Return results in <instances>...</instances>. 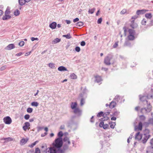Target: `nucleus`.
I'll list each match as a JSON object with an SVG mask.
<instances>
[{
	"instance_id": "1",
	"label": "nucleus",
	"mask_w": 153,
	"mask_h": 153,
	"mask_svg": "<svg viewBox=\"0 0 153 153\" xmlns=\"http://www.w3.org/2000/svg\"><path fill=\"white\" fill-rule=\"evenodd\" d=\"M53 146L46 149V153H55L57 148H60L62 145V138L59 137L56 139L53 143Z\"/></svg>"
},
{
	"instance_id": "2",
	"label": "nucleus",
	"mask_w": 153,
	"mask_h": 153,
	"mask_svg": "<svg viewBox=\"0 0 153 153\" xmlns=\"http://www.w3.org/2000/svg\"><path fill=\"white\" fill-rule=\"evenodd\" d=\"M113 56L112 53L108 54L104 59V63L108 65H109L111 64H114L115 61L113 59Z\"/></svg>"
},
{
	"instance_id": "3",
	"label": "nucleus",
	"mask_w": 153,
	"mask_h": 153,
	"mask_svg": "<svg viewBox=\"0 0 153 153\" xmlns=\"http://www.w3.org/2000/svg\"><path fill=\"white\" fill-rule=\"evenodd\" d=\"M141 95L139 96L140 100L142 101H146L147 103H148V101L147 100V99L153 98V89H151V93L148 94L147 96H143L142 97Z\"/></svg>"
},
{
	"instance_id": "4",
	"label": "nucleus",
	"mask_w": 153,
	"mask_h": 153,
	"mask_svg": "<svg viewBox=\"0 0 153 153\" xmlns=\"http://www.w3.org/2000/svg\"><path fill=\"white\" fill-rule=\"evenodd\" d=\"M145 131L147 132L148 133L144 134L143 135V138L142 140L143 143H145L151 136V135L149 134V130L146 129Z\"/></svg>"
},
{
	"instance_id": "5",
	"label": "nucleus",
	"mask_w": 153,
	"mask_h": 153,
	"mask_svg": "<svg viewBox=\"0 0 153 153\" xmlns=\"http://www.w3.org/2000/svg\"><path fill=\"white\" fill-rule=\"evenodd\" d=\"M151 106L150 104L148 106L147 108H142L140 110L141 112L143 113H146L149 112L151 110Z\"/></svg>"
},
{
	"instance_id": "6",
	"label": "nucleus",
	"mask_w": 153,
	"mask_h": 153,
	"mask_svg": "<svg viewBox=\"0 0 153 153\" xmlns=\"http://www.w3.org/2000/svg\"><path fill=\"white\" fill-rule=\"evenodd\" d=\"M4 122L7 124H10L12 123V120L9 116H7L3 118Z\"/></svg>"
},
{
	"instance_id": "7",
	"label": "nucleus",
	"mask_w": 153,
	"mask_h": 153,
	"mask_svg": "<svg viewBox=\"0 0 153 153\" xmlns=\"http://www.w3.org/2000/svg\"><path fill=\"white\" fill-rule=\"evenodd\" d=\"M82 112V110L78 108H75L74 110V113L78 116H80L81 115Z\"/></svg>"
},
{
	"instance_id": "8",
	"label": "nucleus",
	"mask_w": 153,
	"mask_h": 153,
	"mask_svg": "<svg viewBox=\"0 0 153 153\" xmlns=\"http://www.w3.org/2000/svg\"><path fill=\"white\" fill-rule=\"evenodd\" d=\"M99 126L100 127H103L104 129H106L108 128V124H104V122H101L99 124Z\"/></svg>"
},
{
	"instance_id": "9",
	"label": "nucleus",
	"mask_w": 153,
	"mask_h": 153,
	"mask_svg": "<svg viewBox=\"0 0 153 153\" xmlns=\"http://www.w3.org/2000/svg\"><path fill=\"white\" fill-rule=\"evenodd\" d=\"M109 113H110L109 112H107L103 113V117H104V118L102 119V121L106 120L108 119L109 117L107 116L109 114Z\"/></svg>"
},
{
	"instance_id": "10",
	"label": "nucleus",
	"mask_w": 153,
	"mask_h": 153,
	"mask_svg": "<svg viewBox=\"0 0 153 153\" xmlns=\"http://www.w3.org/2000/svg\"><path fill=\"white\" fill-rule=\"evenodd\" d=\"M147 11L145 10H138L137 11L136 13L137 15L143 14Z\"/></svg>"
},
{
	"instance_id": "11",
	"label": "nucleus",
	"mask_w": 153,
	"mask_h": 153,
	"mask_svg": "<svg viewBox=\"0 0 153 153\" xmlns=\"http://www.w3.org/2000/svg\"><path fill=\"white\" fill-rule=\"evenodd\" d=\"M142 137V135L140 134V132H138L136 134L135 137L136 139H137L138 140H141Z\"/></svg>"
},
{
	"instance_id": "12",
	"label": "nucleus",
	"mask_w": 153,
	"mask_h": 153,
	"mask_svg": "<svg viewBox=\"0 0 153 153\" xmlns=\"http://www.w3.org/2000/svg\"><path fill=\"white\" fill-rule=\"evenodd\" d=\"M30 126V124L28 122H25V126L23 127V130L25 131L28 128L29 126Z\"/></svg>"
},
{
	"instance_id": "13",
	"label": "nucleus",
	"mask_w": 153,
	"mask_h": 153,
	"mask_svg": "<svg viewBox=\"0 0 153 153\" xmlns=\"http://www.w3.org/2000/svg\"><path fill=\"white\" fill-rule=\"evenodd\" d=\"M1 140H4L5 142H7L13 140V139L10 137H8L7 138H3L1 139Z\"/></svg>"
},
{
	"instance_id": "14",
	"label": "nucleus",
	"mask_w": 153,
	"mask_h": 153,
	"mask_svg": "<svg viewBox=\"0 0 153 153\" xmlns=\"http://www.w3.org/2000/svg\"><path fill=\"white\" fill-rule=\"evenodd\" d=\"M95 82L97 83H99L102 81L101 77L98 75H97L95 76Z\"/></svg>"
},
{
	"instance_id": "15",
	"label": "nucleus",
	"mask_w": 153,
	"mask_h": 153,
	"mask_svg": "<svg viewBox=\"0 0 153 153\" xmlns=\"http://www.w3.org/2000/svg\"><path fill=\"white\" fill-rule=\"evenodd\" d=\"M56 22H53L50 24L49 27L52 29H54L56 27Z\"/></svg>"
},
{
	"instance_id": "16",
	"label": "nucleus",
	"mask_w": 153,
	"mask_h": 153,
	"mask_svg": "<svg viewBox=\"0 0 153 153\" xmlns=\"http://www.w3.org/2000/svg\"><path fill=\"white\" fill-rule=\"evenodd\" d=\"M77 104L76 102H72L71 104V108L72 109L74 110L77 108Z\"/></svg>"
},
{
	"instance_id": "17",
	"label": "nucleus",
	"mask_w": 153,
	"mask_h": 153,
	"mask_svg": "<svg viewBox=\"0 0 153 153\" xmlns=\"http://www.w3.org/2000/svg\"><path fill=\"white\" fill-rule=\"evenodd\" d=\"M15 46L13 44H9L6 47L7 49L10 50L15 48Z\"/></svg>"
},
{
	"instance_id": "18",
	"label": "nucleus",
	"mask_w": 153,
	"mask_h": 153,
	"mask_svg": "<svg viewBox=\"0 0 153 153\" xmlns=\"http://www.w3.org/2000/svg\"><path fill=\"white\" fill-rule=\"evenodd\" d=\"M74 124V121L72 119L68 121L67 123V126L68 127H71L72 125Z\"/></svg>"
},
{
	"instance_id": "19",
	"label": "nucleus",
	"mask_w": 153,
	"mask_h": 153,
	"mask_svg": "<svg viewBox=\"0 0 153 153\" xmlns=\"http://www.w3.org/2000/svg\"><path fill=\"white\" fill-rule=\"evenodd\" d=\"M116 103L115 102H114V101H112L110 104L109 105V106L110 108H114L116 105Z\"/></svg>"
},
{
	"instance_id": "20",
	"label": "nucleus",
	"mask_w": 153,
	"mask_h": 153,
	"mask_svg": "<svg viewBox=\"0 0 153 153\" xmlns=\"http://www.w3.org/2000/svg\"><path fill=\"white\" fill-rule=\"evenodd\" d=\"M58 70L59 71H67V69L65 67L63 66H61L59 67Z\"/></svg>"
},
{
	"instance_id": "21",
	"label": "nucleus",
	"mask_w": 153,
	"mask_h": 153,
	"mask_svg": "<svg viewBox=\"0 0 153 153\" xmlns=\"http://www.w3.org/2000/svg\"><path fill=\"white\" fill-rule=\"evenodd\" d=\"M11 16H10L8 15V14L2 17V19L3 20H6L8 19H10L11 18Z\"/></svg>"
},
{
	"instance_id": "22",
	"label": "nucleus",
	"mask_w": 153,
	"mask_h": 153,
	"mask_svg": "<svg viewBox=\"0 0 153 153\" xmlns=\"http://www.w3.org/2000/svg\"><path fill=\"white\" fill-rule=\"evenodd\" d=\"M146 152L147 153H153V147L150 146L148 147Z\"/></svg>"
},
{
	"instance_id": "23",
	"label": "nucleus",
	"mask_w": 153,
	"mask_h": 153,
	"mask_svg": "<svg viewBox=\"0 0 153 153\" xmlns=\"http://www.w3.org/2000/svg\"><path fill=\"white\" fill-rule=\"evenodd\" d=\"M63 140L64 142H65V143H67L68 144H70L71 143L69 138L67 137H65L64 138Z\"/></svg>"
},
{
	"instance_id": "24",
	"label": "nucleus",
	"mask_w": 153,
	"mask_h": 153,
	"mask_svg": "<svg viewBox=\"0 0 153 153\" xmlns=\"http://www.w3.org/2000/svg\"><path fill=\"white\" fill-rule=\"evenodd\" d=\"M132 24L130 25V26L133 28H136L138 26L137 24L134 23V20L131 22Z\"/></svg>"
},
{
	"instance_id": "25",
	"label": "nucleus",
	"mask_w": 153,
	"mask_h": 153,
	"mask_svg": "<svg viewBox=\"0 0 153 153\" xmlns=\"http://www.w3.org/2000/svg\"><path fill=\"white\" fill-rule=\"evenodd\" d=\"M70 77L72 79H77V76L74 73H72L71 74Z\"/></svg>"
},
{
	"instance_id": "26",
	"label": "nucleus",
	"mask_w": 153,
	"mask_h": 153,
	"mask_svg": "<svg viewBox=\"0 0 153 153\" xmlns=\"http://www.w3.org/2000/svg\"><path fill=\"white\" fill-rule=\"evenodd\" d=\"M129 35H134L135 33V31L131 29H129L128 30Z\"/></svg>"
},
{
	"instance_id": "27",
	"label": "nucleus",
	"mask_w": 153,
	"mask_h": 153,
	"mask_svg": "<svg viewBox=\"0 0 153 153\" xmlns=\"http://www.w3.org/2000/svg\"><path fill=\"white\" fill-rule=\"evenodd\" d=\"M61 41L60 39H59L58 38H56L54 40L52 41V44H55Z\"/></svg>"
},
{
	"instance_id": "28",
	"label": "nucleus",
	"mask_w": 153,
	"mask_h": 153,
	"mask_svg": "<svg viewBox=\"0 0 153 153\" xmlns=\"http://www.w3.org/2000/svg\"><path fill=\"white\" fill-rule=\"evenodd\" d=\"M128 39L129 40H133L135 39L134 35H129L128 37Z\"/></svg>"
},
{
	"instance_id": "29",
	"label": "nucleus",
	"mask_w": 153,
	"mask_h": 153,
	"mask_svg": "<svg viewBox=\"0 0 153 153\" xmlns=\"http://www.w3.org/2000/svg\"><path fill=\"white\" fill-rule=\"evenodd\" d=\"M26 2L25 0H19V2L20 5H23Z\"/></svg>"
},
{
	"instance_id": "30",
	"label": "nucleus",
	"mask_w": 153,
	"mask_h": 153,
	"mask_svg": "<svg viewBox=\"0 0 153 153\" xmlns=\"http://www.w3.org/2000/svg\"><path fill=\"white\" fill-rule=\"evenodd\" d=\"M145 17L148 19H150L152 17L151 13H147L145 15Z\"/></svg>"
},
{
	"instance_id": "31",
	"label": "nucleus",
	"mask_w": 153,
	"mask_h": 153,
	"mask_svg": "<svg viewBox=\"0 0 153 153\" xmlns=\"http://www.w3.org/2000/svg\"><path fill=\"white\" fill-rule=\"evenodd\" d=\"M63 37H65L66 39H69L71 38V36L70 33H68L67 35H64L62 36Z\"/></svg>"
},
{
	"instance_id": "32",
	"label": "nucleus",
	"mask_w": 153,
	"mask_h": 153,
	"mask_svg": "<svg viewBox=\"0 0 153 153\" xmlns=\"http://www.w3.org/2000/svg\"><path fill=\"white\" fill-rule=\"evenodd\" d=\"M142 128V123L141 122H140L139 123L138 129L139 130H141Z\"/></svg>"
},
{
	"instance_id": "33",
	"label": "nucleus",
	"mask_w": 153,
	"mask_h": 153,
	"mask_svg": "<svg viewBox=\"0 0 153 153\" xmlns=\"http://www.w3.org/2000/svg\"><path fill=\"white\" fill-rule=\"evenodd\" d=\"M121 97H120L119 95H117L115 97L114 99V100H115L116 101L118 102L120 101Z\"/></svg>"
},
{
	"instance_id": "34",
	"label": "nucleus",
	"mask_w": 153,
	"mask_h": 153,
	"mask_svg": "<svg viewBox=\"0 0 153 153\" xmlns=\"http://www.w3.org/2000/svg\"><path fill=\"white\" fill-rule=\"evenodd\" d=\"M146 124H150L153 125V118H150L148 121V123H146Z\"/></svg>"
},
{
	"instance_id": "35",
	"label": "nucleus",
	"mask_w": 153,
	"mask_h": 153,
	"mask_svg": "<svg viewBox=\"0 0 153 153\" xmlns=\"http://www.w3.org/2000/svg\"><path fill=\"white\" fill-rule=\"evenodd\" d=\"M48 66L49 67L53 69L55 68V64L53 63H50L48 64Z\"/></svg>"
},
{
	"instance_id": "36",
	"label": "nucleus",
	"mask_w": 153,
	"mask_h": 153,
	"mask_svg": "<svg viewBox=\"0 0 153 153\" xmlns=\"http://www.w3.org/2000/svg\"><path fill=\"white\" fill-rule=\"evenodd\" d=\"M68 144L67 143H65L64 145L63 148L64 150H66L68 149Z\"/></svg>"
},
{
	"instance_id": "37",
	"label": "nucleus",
	"mask_w": 153,
	"mask_h": 153,
	"mask_svg": "<svg viewBox=\"0 0 153 153\" xmlns=\"http://www.w3.org/2000/svg\"><path fill=\"white\" fill-rule=\"evenodd\" d=\"M31 105L32 106L37 107L39 105V103L36 102H33L31 103Z\"/></svg>"
},
{
	"instance_id": "38",
	"label": "nucleus",
	"mask_w": 153,
	"mask_h": 153,
	"mask_svg": "<svg viewBox=\"0 0 153 153\" xmlns=\"http://www.w3.org/2000/svg\"><path fill=\"white\" fill-rule=\"evenodd\" d=\"M83 25V23L82 22H77L76 24V26H77L81 27Z\"/></svg>"
},
{
	"instance_id": "39",
	"label": "nucleus",
	"mask_w": 153,
	"mask_h": 153,
	"mask_svg": "<svg viewBox=\"0 0 153 153\" xmlns=\"http://www.w3.org/2000/svg\"><path fill=\"white\" fill-rule=\"evenodd\" d=\"M27 141L25 139H22L20 141V144L21 145L24 144L26 143Z\"/></svg>"
},
{
	"instance_id": "40",
	"label": "nucleus",
	"mask_w": 153,
	"mask_h": 153,
	"mask_svg": "<svg viewBox=\"0 0 153 153\" xmlns=\"http://www.w3.org/2000/svg\"><path fill=\"white\" fill-rule=\"evenodd\" d=\"M116 125L115 122H111L110 124V127L111 128L114 129V128L115 126Z\"/></svg>"
},
{
	"instance_id": "41",
	"label": "nucleus",
	"mask_w": 153,
	"mask_h": 153,
	"mask_svg": "<svg viewBox=\"0 0 153 153\" xmlns=\"http://www.w3.org/2000/svg\"><path fill=\"white\" fill-rule=\"evenodd\" d=\"M14 14L15 16H18L20 14V12L18 10H16L14 13Z\"/></svg>"
},
{
	"instance_id": "42",
	"label": "nucleus",
	"mask_w": 153,
	"mask_h": 153,
	"mask_svg": "<svg viewBox=\"0 0 153 153\" xmlns=\"http://www.w3.org/2000/svg\"><path fill=\"white\" fill-rule=\"evenodd\" d=\"M95 10V8L89 9L88 11V12L89 13L92 14L94 13Z\"/></svg>"
},
{
	"instance_id": "43",
	"label": "nucleus",
	"mask_w": 153,
	"mask_h": 153,
	"mask_svg": "<svg viewBox=\"0 0 153 153\" xmlns=\"http://www.w3.org/2000/svg\"><path fill=\"white\" fill-rule=\"evenodd\" d=\"M56 152L55 153H63V151L60 149V148H57Z\"/></svg>"
},
{
	"instance_id": "44",
	"label": "nucleus",
	"mask_w": 153,
	"mask_h": 153,
	"mask_svg": "<svg viewBox=\"0 0 153 153\" xmlns=\"http://www.w3.org/2000/svg\"><path fill=\"white\" fill-rule=\"evenodd\" d=\"M10 13V9L8 8V7L7 8V9L5 12V14L6 15L7 14H9Z\"/></svg>"
},
{
	"instance_id": "45",
	"label": "nucleus",
	"mask_w": 153,
	"mask_h": 153,
	"mask_svg": "<svg viewBox=\"0 0 153 153\" xmlns=\"http://www.w3.org/2000/svg\"><path fill=\"white\" fill-rule=\"evenodd\" d=\"M33 110V109L32 108H28L27 109V111L29 113H31L32 112Z\"/></svg>"
},
{
	"instance_id": "46",
	"label": "nucleus",
	"mask_w": 153,
	"mask_h": 153,
	"mask_svg": "<svg viewBox=\"0 0 153 153\" xmlns=\"http://www.w3.org/2000/svg\"><path fill=\"white\" fill-rule=\"evenodd\" d=\"M140 120L142 121H144L146 119L145 117L143 115H141L139 117Z\"/></svg>"
},
{
	"instance_id": "47",
	"label": "nucleus",
	"mask_w": 153,
	"mask_h": 153,
	"mask_svg": "<svg viewBox=\"0 0 153 153\" xmlns=\"http://www.w3.org/2000/svg\"><path fill=\"white\" fill-rule=\"evenodd\" d=\"M103 112L102 111H100L98 114L97 117H101L102 116H103Z\"/></svg>"
},
{
	"instance_id": "48",
	"label": "nucleus",
	"mask_w": 153,
	"mask_h": 153,
	"mask_svg": "<svg viewBox=\"0 0 153 153\" xmlns=\"http://www.w3.org/2000/svg\"><path fill=\"white\" fill-rule=\"evenodd\" d=\"M63 135V134L62 131H59L58 134V137H59L62 138V137Z\"/></svg>"
},
{
	"instance_id": "49",
	"label": "nucleus",
	"mask_w": 153,
	"mask_h": 153,
	"mask_svg": "<svg viewBox=\"0 0 153 153\" xmlns=\"http://www.w3.org/2000/svg\"><path fill=\"white\" fill-rule=\"evenodd\" d=\"M25 44V42L23 41H22L20 42L19 43V45L20 46H22Z\"/></svg>"
},
{
	"instance_id": "50",
	"label": "nucleus",
	"mask_w": 153,
	"mask_h": 153,
	"mask_svg": "<svg viewBox=\"0 0 153 153\" xmlns=\"http://www.w3.org/2000/svg\"><path fill=\"white\" fill-rule=\"evenodd\" d=\"M85 103V102L84 101V100L83 99V98H82L81 99V101H80V105L81 106H82Z\"/></svg>"
},
{
	"instance_id": "51",
	"label": "nucleus",
	"mask_w": 153,
	"mask_h": 153,
	"mask_svg": "<svg viewBox=\"0 0 153 153\" xmlns=\"http://www.w3.org/2000/svg\"><path fill=\"white\" fill-rule=\"evenodd\" d=\"M119 112L118 111H115L113 113V115L114 116H117L119 115Z\"/></svg>"
},
{
	"instance_id": "52",
	"label": "nucleus",
	"mask_w": 153,
	"mask_h": 153,
	"mask_svg": "<svg viewBox=\"0 0 153 153\" xmlns=\"http://www.w3.org/2000/svg\"><path fill=\"white\" fill-rule=\"evenodd\" d=\"M35 153H40V151L39 148H37L36 149Z\"/></svg>"
},
{
	"instance_id": "53",
	"label": "nucleus",
	"mask_w": 153,
	"mask_h": 153,
	"mask_svg": "<svg viewBox=\"0 0 153 153\" xmlns=\"http://www.w3.org/2000/svg\"><path fill=\"white\" fill-rule=\"evenodd\" d=\"M75 49L76 51L77 52H79L80 51V48H79V47H78V46L76 47L75 48Z\"/></svg>"
},
{
	"instance_id": "54",
	"label": "nucleus",
	"mask_w": 153,
	"mask_h": 153,
	"mask_svg": "<svg viewBox=\"0 0 153 153\" xmlns=\"http://www.w3.org/2000/svg\"><path fill=\"white\" fill-rule=\"evenodd\" d=\"M102 18H100L98 19L97 21V23L98 24H100L101 23V22H102Z\"/></svg>"
},
{
	"instance_id": "55",
	"label": "nucleus",
	"mask_w": 153,
	"mask_h": 153,
	"mask_svg": "<svg viewBox=\"0 0 153 153\" xmlns=\"http://www.w3.org/2000/svg\"><path fill=\"white\" fill-rule=\"evenodd\" d=\"M126 12V10L125 9H123L120 12V14H123L125 13Z\"/></svg>"
},
{
	"instance_id": "56",
	"label": "nucleus",
	"mask_w": 153,
	"mask_h": 153,
	"mask_svg": "<svg viewBox=\"0 0 153 153\" xmlns=\"http://www.w3.org/2000/svg\"><path fill=\"white\" fill-rule=\"evenodd\" d=\"M30 117V115L28 114H26L24 116V118L26 120H28Z\"/></svg>"
},
{
	"instance_id": "57",
	"label": "nucleus",
	"mask_w": 153,
	"mask_h": 153,
	"mask_svg": "<svg viewBox=\"0 0 153 153\" xmlns=\"http://www.w3.org/2000/svg\"><path fill=\"white\" fill-rule=\"evenodd\" d=\"M6 66L5 65V66H4L2 67H1L0 68V70L1 71H4V70H5V69H6Z\"/></svg>"
},
{
	"instance_id": "58",
	"label": "nucleus",
	"mask_w": 153,
	"mask_h": 153,
	"mask_svg": "<svg viewBox=\"0 0 153 153\" xmlns=\"http://www.w3.org/2000/svg\"><path fill=\"white\" fill-rule=\"evenodd\" d=\"M118 45V42H117L113 45V47L114 48H115L117 47Z\"/></svg>"
},
{
	"instance_id": "59",
	"label": "nucleus",
	"mask_w": 153,
	"mask_h": 153,
	"mask_svg": "<svg viewBox=\"0 0 153 153\" xmlns=\"http://www.w3.org/2000/svg\"><path fill=\"white\" fill-rule=\"evenodd\" d=\"M123 29L124 30V34L125 36L126 35V32H127V30L126 28V27H123Z\"/></svg>"
},
{
	"instance_id": "60",
	"label": "nucleus",
	"mask_w": 153,
	"mask_h": 153,
	"mask_svg": "<svg viewBox=\"0 0 153 153\" xmlns=\"http://www.w3.org/2000/svg\"><path fill=\"white\" fill-rule=\"evenodd\" d=\"M146 21L145 19H143L142 21V24L143 25H146Z\"/></svg>"
},
{
	"instance_id": "61",
	"label": "nucleus",
	"mask_w": 153,
	"mask_h": 153,
	"mask_svg": "<svg viewBox=\"0 0 153 153\" xmlns=\"http://www.w3.org/2000/svg\"><path fill=\"white\" fill-rule=\"evenodd\" d=\"M85 42L84 41H82L80 43V45L81 46H83L85 45Z\"/></svg>"
},
{
	"instance_id": "62",
	"label": "nucleus",
	"mask_w": 153,
	"mask_h": 153,
	"mask_svg": "<svg viewBox=\"0 0 153 153\" xmlns=\"http://www.w3.org/2000/svg\"><path fill=\"white\" fill-rule=\"evenodd\" d=\"M84 94V93H81L80 94L79 96V98H83Z\"/></svg>"
},
{
	"instance_id": "63",
	"label": "nucleus",
	"mask_w": 153,
	"mask_h": 153,
	"mask_svg": "<svg viewBox=\"0 0 153 153\" xmlns=\"http://www.w3.org/2000/svg\"><path fill=\"white\" fill-rule=\"evenodd\" d=\"M79 19L78 18H76L73 20V22H76L78 21H79Z\"/></svg>"
},
{
	"instance_id": "64",
	"label": "nucleus",
	"mask_w": 153,
	"mask_h": 153,
	"mask_svg": "<svg viewBox=\"0 0 153 153\" xmlns=\"http://www.w3.org/2000/svg\"><path fill=\"white\" fill-rule=\"evenodd\" d=\"M150 143L152 146H153V138L151 140Z\"/></svg>"
}]
</instances>
